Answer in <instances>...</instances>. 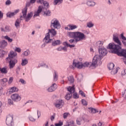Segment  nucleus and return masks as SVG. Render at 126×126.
<instances>
[{"mask_svg":"<svg viewBox=\"0 0 126 126\" xmlns=\"http://www.w3.org/2000/svg\"><path fill=\"white\" fill-rule=\"evenodd\" d=\"M76 122L77 125L78 126H80V125H81V120H80V119H77Z\"/></svg>","mask_w":126,"mask_h":126,"instance_id":"864d4df0","label":"nucleus"},{"mask_svg":"<svg viewBox=\"0 0 126 126\" xmlns=\"http://www.w3.org/2000/svg\"><path fill=\"white\" fill-rule=\"evenodd\" d=\"M67 26L70 28V30H74V29H76V28H77V26H76V25H68Z\"/></svg>","mask_w":126,"mask_h":126,"instance_id":"2f4dec72","label":"nucleus"},{"mask_svg":"<svg viewBox=\"0 0 126 126\" xmlns=\"http://www.w3.org/2000/svg\"><path fill=\"white\" fill-rule=\"evenodd\" d=\"M67 89V91H68L69 93H66L64 98L66 100H67V101H68V100H70V99H71L73 93L75 92V88L74 87V85H73L72 87H68Z\"/></svg>","mask_w":126,"mask_h":126,"instance_id":"20e7f679","label":"nucleus"},{"mask_svg":"<svg viewBox=\"0 0 126 126\" xmlns=\"http://www.w3.org/2000/svg\"><path fill=\"white\" fill-rule=\"evenodd\" d=\"M29 120L31 122H35V121H36V119H34L32 116L29 117Z\"/></svg>","mask_w":126,"mask_h":126,"instance_id":"69168bd1","label":"nucleus"},{"mask_svg":"<svg viewBox=\"0 0 126 126\" xmlns=\"http://www.w3.org/2000/svg\"><path fill=\"white\" fill-rule=\"evenodd\" d=\"M4 38L6 39V40H7L8 41V42H10L11 43V42H12L13 41V39L12 38H10V37H8V36L7 35H6L4 36Z\"/></svg>","mask_w":126,"mask_h":126,"instance_id":"a18cd8bd","label":"nucleus"},{"mask_svg":"<svg viewBox=\"0 0 126 126\" xmlns=\"http://www.w3.org/2000/svg\"><path fill=\"white\" fill-rule=\"evenodd\" d=\"M63 122H62L61 121H59L58 123H56L55 124V126H63Z\"/></svg>","mask_w":126,"mask_h":126,"instance_id":"c03bdc74","label":"nucleus"},{"mask_svg":"<svg viewBox=\"0 0 126 126\" xmlns=\"http://www.w3.org/2000/svg\"><path fill=\"white\" fill-rule=\"evenodd\" d=\"M16 56H17V53H15L14 52L11 51L8 54V57L6 58V61L10 60L9 61V66L10 69L13 68L14 66H15V64L17 63V59L14 58Z\"/></svg>","mask_w":126,"mask_h":126,"instance_id":"7ed1b4c3","label":"nucleus"},{"mask_svg":"<svg viewBox=\"0 0 126 126\" xmlns=\"http://www.w3.org/2000/svg\"><path fill=\"white\" fill-rule=\"evenodd\" d=\"M50 33L52 37H55L57 35V31L55 30V29L51 28V29L48 30V32L46 33V36H48V34H49V36H48V39H51V36L50 35Z\"/></svg>","mask_w":126,"mask_h":126,"instance_id":"9d476101","label":"nucleus"},{"mask_svg":"<svg viewBox=\"0 0 126 126\" xmlns=\"http://www.w3.org/2000/svg\"><path fill=\"white\" fill-rule=\"evenodd\" d=\"M57 88H58L57 84L54 83L47 89V91H48V92H54V91L57 90Z\"/></svg>","mask_w":126,"mask_h":126,"instance_id":"ddd939ff","label":"nucleus"},{"mask_svg":"<svg viewBox=\"0 0 126 126\" xmlns=\"http://www.w3.org/2000/svg\"><path fill=\"white\" fill-rule=\"evenodd\" d=\"M7 79L6 78H3V79H1V82H4L5 83L6 82H7Z\"/></svg>","mask_w":126,"mask_h":126,"instance_id":"338daca9","label":"nucleus"},{"mask_svg":"<svg viewBox=\"0 0 126 126\" xmlns=\"http://www.w3.org/2000/svg\"><path fill=\"white\" fill-rule=\"evenodd\" d=\"M33 16V12H31L30 13H29L27 16H26V17L24 18L26 19V22H28L29 20L31 19V18Z\"/></svg>","mask_w":126,"mask_h":126,"instance_id":"6ab92c4d","label":"nucleus"},{"mask_svg":"<svg viewBox=\"0 0 126 126\" xmlns=\"http://www.w3.org/2000/svg\"><path fill=\"white\" fill-rule=\"evenodd\" d=\"M23 55H24L25 57H27V56L30 55V51H29V50H27L24 52Z\"/></svg>","mask_w":126,"mask_h":126,"instance_id":"37998d69","label":"nucleus"},{"mask_svg":"<svg viewBox=\"0 0 126 126\" xmlns=\"http://www.w3.org/2000/svg\"><path fill=\"white\" fill-rule=\"evenodd\" d=\"M97 62H98V61L97 60V59H95V58L94 57L93 59V62L92 63V65H93L94 66H95V65L97 64Z\"/></svg>","mask_w":126,"mask_h":126,"instance_id":"e433bc0d","label":"nucleus"},{"mask_svg":"<svg viewBox=\"0 0 126 126\" xmlns=\"http://www.w3.org/2000/svg\"><path fill=\"white\" fill-rule=\"evenodd\" d=\"M63 46H65L66 48H68V47H69V44H68L67 42L66 41L63 42Z\"/></svg>","mask_w":126,"mask_h":126,"instance_id":"5fc2aeb1","label":"nucleus"},{"mask_svg":"<svg viewBox=\"0 0 126 126\" xmlns=\"http://www.w3.org/2000/svg\"><path fill=\"white\" fill-rule=\"evenodd\" d=\"M43 15L44 16H51L52 15L51 10L46 9V10L43 12Z\"/></svg>","mask_w":126,"mask_h":126,"instance_id":"412c9836","label":"nucleus"},{"mask_svg":"<svg viewBox=\"0 0 126 126\" xmlns=\"http://www.w3.org/2000/svg\"><path fill=\"white\" fill-rule=\"evenodd\" d=\"M8 43L7 42L4 40H2L0 41V49H4V48H6Z\"/></svg>","mask_w":126,"mask_h":126,"instance_id":"f3484780","label":"nucleus"},{"mask_svg":"<svg viewBox=\"0 0 126 126\" xmlns=\"http://www.w3.org/2000/svg\"><path fill=\"white\" fill-rule=\"evenodd\" d=\"M19 12V9H17L14 11L13 12H8L6 14V17H9V18H11V17H13L14 15H16L17 13Z\"/></svg>","mask_w":126,"mask_h":126,"instance_id":"dca6fc26","label":"nucleus"},{"mask_svg":"<svg viewBox=\"0 0 126 126\" xmlns=\"http://www.w3.org/2000/svg\"><path fill=\"white\" fill-rule=\"evenodd\" d=\"M79 94H80V95H81V96L82 97H86V96L85 95V94H84V92H83V91H80L79 92Z\"/></svg>","mask_w":126,"mask_h":126,"instance_id":"603ef678","label":"nucleus"},{"mask_svg":"<svg viewBox=\"0 0 126 126\" xmlns=\"http://www.w3.org/2000/svg\"><path fill=\"white\" fill-rule=\"evenodd\" d=\"M120 37L123 40L122 41H126V36H124V33H122L120 34Z\"/></svg>","mask_w":126,"mask_h":126,"instance_id":"09e8293b","label":"nucleus"},{"mask_svg":"<svg viewBox=\"0 0 126 126\" xmlns=\"http://www.w3.org/2000/svg\"><path fill=\"white\" fill-rule=\"evenodd\" d=\"M11 98L14 102H19L21 100V96L18 94H14L11 95Z\"/></svg>","mask_w":126,"mask_h":126,"instance_id":"9b49d317","label":"nucleus"},{"mask_svg":"<svg viewBox=\"0 0 126 126\" xmlns=\"http://www.w3.org/2000/svg\"><path fill=\"white\" fill-rule=\"evenodd\" d=\"M68 35L70 38H73L69 40V42L71 44L74 43V42L75 43H77V42H79V41H82V40L85 39V34L79 32H69L68 33Z\"/></svg>","mask_w":126,"mask_h":126,"instance_id":"f03ea898","label":"nucleus"},{"mask_svg":"<svg viewBox=\"0 0 126 126\" xmlns=\"http://www.w3.org/2000/svg\"><path fill=\"white\" fill-rule=\"evenodd\" d=\"M73 98L74 99H78V98H79V95L77 93H73Z\"/></svg>","mask_w":126,"mask_h":126,"instance_id":"58836bf2","label":"nucleus"},{"mask_svg":"<svg viewBox=\"0 0 126 126\" xmlns=\"http://www.w3.org/2000/svg\"><path fill=\"white\" fill-rule=\"evenodd\" d=\"M58 79V72L57 71H54V81H57Z\"/></svg>","mask_w":126,"mask_h":126,"instance_id":"4c0bfd02","label":"nucleus"},{"mask_svg":"<svg viewBox=\"0 0 126 126\" xmlns=\"http://www.w3.org/2000/svg\"><path fill=\"white\" fill-rule=\"evenodd\" d=\"M114 67L115 64H114V63H110L108 65V69H109V70H112V69H113Z\"/></svg>","mask_w":126,"mask_h":126,"instance_id":"473e14b6","label":"nucleus"},{"mask_svg":"<svg viewBox=\"0 0 126 126\" xmlns=\"http://www.w3.org/2000/svg\"><path fill=\"white\" fill-rule=\"evenodd\" d=\"M0 71L1 73H3L4 74H6L7 73V69H6V67H0Z\"/></svg>","mask_w":126,"mask_h":126,"instance_id":"bb28decb","label":"nucleus"},{"mask_svg":"<svg viewBox=\"0 0 126 126\" xmlns=\"http://www.w3.org/2000/svg\"><path fill=\"white\" fill-rule=\"evenodd\" d=\"M27 63H28V61H27V59H25L24 60H23L22 61L21 64H22V65H23V66L24 65H26V64H27Z\"/></svg>","mask_w":126,"mask_h":126,"instance_id":"c9c22d12","label":"nucleus"},{"mask_svg":"<svg viewBox=\"0 0 126 126\" xmlns=\"http://www.w3.org/2000/svg\"><path fill=\"white\" fill-rule=\"evenodd\" d=\"M28 9V8L27 7H25L22 11V13H23V18H25L26 17V15H27V10Z\"/></svg>","mask_w":126,"mask_h":126,"instance_id":"a878e982","label":"nucleus"},{"mask_svg":"<svg viewBox=\"0 0 126 126\" xmlns=\"http://www.w3.org/2000/svg\"><path fill=\"white\" fill-rule=\"evenodd\" d=\"M126 97V90H125L124 92H122V97Z\"/></svg>","mask_w":126,"mask_h":126,"instance_id":"774afa93","label":"nucleus"},{"mask_svg":"<svg viewBox=\"0 0 126 126\" xmlns=\"http://www.w3.org/2000/svg\"><path fill=\"white\" fill-rule=\"evenodd\" d=\"M15 52H17V53H20L21 52V49L19 47H16L15 49Z\"/></svg>","mask_w":126,"mask_h":126,"instance_id":"6e6d98bb","label":"nucleus"},{"mask_svg":"<svg viewBox=\"0 0 126 126\" xmlns=\"http://www.w3.org/2000/svg\"><path fill=\"white\" fill-rule=\"evenodd\" d=\"M18 91V88L13 87H12L10 90V92L13 93L14 92H17Z\"/></svg>","mask_w":126,"mask_h":126,"instance_id":"c756f323","label":"nucleus"},{"mask_svg":"<svg viewBox=\"0 0 126 126\" xmlns=\"http://www.w3.org/2000/svg\"><path fill=\"white\" fill-rule=\"evenodd\" d=\"M67 126H74V121H70V122L67 123Z\"/></svg>","mask_w":126,"mask_h":126,"instance_id":"8fccbe9b","label":"nucleus"},{"mask_svg":"<svg viewBox=\"0 0 126 126\" xmlns=\"http://www.w3.org/2000/svg\"><path fill=\"white\" fill-rule=\"evenodd\" d=\"M55 118H56V113H54L53 115L51 116L50 117L51 121H54V120H55Z\"/></svg>","mask_w":126,"mask_h":126,"instance_id":"bf43d9fd","label":"nucleus"},{"mask_svg":"<svg viewBox=\"0 0 126 126\" xmlns=\"http://www.w3.org/2000/svg\"><path fill=\"white\" fill-rule=\"evenodd\" d=\"M44 7L43 6H39L37 10L34 12L33 17H37V16H40V14L42 11H43V9Z\"/></svg>","mask_w":126,"mask_h":126,"instance_id":"f8f14e48","label":"nucleus"},{"mask_svg":"<svg viewBox=\"0 0 126 126\" xmlns=\"http://www.w3.org/2000/svg\"><path fill=\"white\" fill-rule=\"evenodd\" d=\"M94 26V24L92 23V22H89L87 23V27L89 28H91Z\"/></svg>","mask_w":126,"mask_h":126,"instance_id":"ea45409f","label":"nucleus"},{"mask_svg":"<svg viewBox=\"0 0 126 126\" xmlns=\"http://www.w3.org/2000/svg\"><path fill=\"white\" fill-rule=\"evenodd\" d=\"M49 33H48L47 36H46L45 38L43 39V41L44 42V43H43L42 45V48H44V47H45L47 44H51V43L53 42V39L48 38V37H49Z\"/></svg>","mask_w":126,"mask_h":126,"instance_id":"6e6552de","label":"nucleus"},{"mask_svg":"<svg viewBox=\"0 0 126 126\" xmlns=\"http://www.w3.org/2000/svg\"><path fill=\"white\" fill-rule=\"evenodd\" d=\"M63 1V0H54L53 4H54V5H57V4L59 3V2L60 3H62Z\"/></svg>","mask_w":126,"mask_h":126,"instance_id":"f704fd0d","label":"nucleus"},{"mask_svg":"<svg viewBox=\"0 0 126 126\" xmlns=\"http://www.w3.org/2000/svg\"><path fill=\"white\" fill-rule=\"evenodd\" d=\"M45 1L44 0H37L36 1L37 3H40V4H42V3Z\"/></svg>","mask_w":126,"mask_h":126,"instance_id":"680f3d73","label":"nucleus"},{"mask_svg":"<svg viewBox=\"0 0 126 126\" xmlns=\"http://www.w3.org/2000/svg\"><path fill=\"white\" fill-rule=\"evenodd\" d=\"M98 52L99 55H101L102 57H104L108 54V51L105 48H98Z\"/></svg>","mask_w":126,"mask_h":126,"instance_id":"4468645a","label":"nucleus"},{"mask_svg":"<svg viewBox=\"0 0 126 126\" xmlns=\"http://www.w3.org/2000/svg\"><path fill=\"white\" fill-rule=\"evenodd\" d=\"M81 102H82V104H83L84 106H87L88 104L87 101H86L85 99H82Z\"/></svg>","mask_w":126,"mask_h":126,"instance_id":"de8ad7c7","label":"nucleus"},{"mask_svg":"<svg viewBox=\"0 0 126 126\" xmlns=\"http://www.w3.org/2000/svg\"><path fill=\"white\" fill-rule=\"evenodd\" d=\"M113 41L115 43H117L119 46H122V42H121V40H120V39H119V37L113 35Z\"/></svg>","mask_w":126,"mask_h":126,"instance_id":"a211bd4d","label":"nucleus"},{"mask_svg":"<svg viewBox=\"0 0 126 126\" xmlns=\"http://www.w3.org/2000/svg\"><path fill=\"white\" fill-rule=\"evenodd\" d=\"M103 46V41H98L95 43V48L97 49H101Z\"/></svg>","mask_w":126,"mask_h":126,"instance_id":"aec40b11","label":"nucleus"},{"mask_svg":"<svg viewBox=\"0 0 126 126\" xmlns=\"http://www.w3.org/2000/svg\"><path fill=\"white\" fill-rule=\"evenodd\" d=\"M83 65L84 67H88L90 65V63L88 62H86L83 64Z\"/></svg>","mask_w":126,"mask_h":126,"instance_id":"3c124183","label":"nucleus"},{"mask_svg":"<svg viewBox=\"0 0 126 126\" xmlns=\"http://www.w3.org/2000/svg\"><path fill=\"white\" fill-rule=\"evenodd\" d=\"M87 5H88V6L92 7L94 6L96 3H95V2L92 1V0H89L87 1Z\"/></svg>","mask_w":126,"mask_h":126,"instance_id":"5701e85b","label":"nucleus"},{"mask_svg":"<svg viewBox=\"0 0 126 126\" xmlns=\"http://www.w3.org/2000/svg\"><path fill=\"white\" fill-rule=\"evenodd\" d=\"M49 33H48L47 36H46L45 38L43 39V41L44 42V43H43L42 45V48H44V47H45L47 44H51V43L53 42V39L48 38V37H49Z\"/></svg>","mask_w":126,"mask_h":126,"instance_id":"1a4fd4ad","label":"nucleus"},{"mask_svg":"<svg viewBox=\"0 0 126 126\" xmlns=\"http://www.w3.org/2000/svg\"><path fill=\"white\" fill-rule=\"evenodd\" d=\"M68 81L70 83H73L74 82V78L73 76H69L67 77Z\"/></svg>","mask_w":126,"mask_h":126,"instance_id":"c85d7f7f","label":"nucleus"},{"mask_svg":"<svg viewBox=\"0 0 126 126\" xmlns=\"http://www.w3.org/2000/svg\"><path fill=\"white\" fill-rule=\"evenodd\" d=\"M8 104L10 106H11V105H13V100H12L10 98H8Z\"/></svg>","mask_w":126,"mask_h":126,"instance_id":"79ce46f5","label":"nucleus"},{"mask_svg":"<svg viewBox=\"0 0 126 126\" xmlns=\"http://www.w3.org/2000/svg\"><path fill=\"white\" fill-rule=\"evenodd\" d=\"M74 66L75 67H77V68H79V69H81V68L84 67L83 64H80V62L76 63L75 62V60H73L72 65L70 66V68H72V69H74Z\"/></svg>","mask_w":126,"mask_h":126,"instance_id":"423d86ee","label":"nucleus"},{"mask_svg":"<svg viewBox=\"0 0 126 126\" xmlns=\"http://www.w3.org/2000/svg\"><path fill=\"white\" fill-rule=\"evenodd\" d=\"M120 69V67H117L116 69V70L111 71V74H116L118 72V70Z\"/></svg>","mask_w":126,"mask_h":126,"instance_id":"a19ab883","label":"nucleus"},{"mask_svg":"<svg viewBox=\"0 0 126 126\" xmlns=\"http://www.w3.org/2000/svg\"><path fill=\"white\" fill-rule=\"evenodd\" d=\"M51 43H52V46L55 47L56 46H58V45H61V40H55L54 41L52 40Z\"/></svg>","mask_w":126,"mask_h":126,"instance_id":"b1692460","label":"nucleus"},{"mask_svg":"<svg viewBox=\"0 0 126 126\" xmlns=\"http://www.w3.org/2000/svg\"><path fill=\"white\" fill-rule=\"evenodd\" d=\"M69 114V113H64L63 115V119H66Z\"/></svg>","mask_w":126,"mask_h":126,"instance_id":"13d9d810","label":"nucleus"},{"mask_svg":"<svg viewBox=\"0 0 126 126\" xmlns=\"http://www.w3.org/2000/svg\"><path fill=\"white\" fill-rule=\"evenodd\" d=\"M50 27L51 28H55V29H60L61 24L57 19L54 18L51 21Z\"/></svg>","mask_w":126,"mask_h":126,"instance_id":"39448f33","label":"nucleus"},{"mask_svg":"<svg viewBox=\"0 0 126 126\" xmlns=\"http://www.w3.org/2000/svg\"><path fill=\"white\" fill-rule=\"evenodd\" d=\"M5 4L6 5H9L11 4V1H10V0H7L5 2Z\"/></svg>","mask_w":126,"mask_h":126,"instance_id":"052dcab7","label":"nucleus"},{"mask_svg":"<svg viewBox=\"0 0 126 126\" xmlns=\"http://www.w3.org/2000/svg\"><path fill=\"white\" fill-rule=\"evenodd\" d=\"M63 100L62 99H58L56 101V103L55 104V106L56 108H58L59 109H61L63 106L64 104Z\"/></svg>","mask_w":126,"mask_h":126,"instance_id":"2eb2a0df","label":"nucleus"},{"mask_svg":"<svg viewBox=\"0 0 126 126\" xmlns=\"http://www.w3.org/2000/svg\"><path fill=\"white\" fill-rule=\"evenodd\" d=\"M6 125L8 126H13V116H9L7 117L6 119Z\"/></svg>","mask_w":126,"mask_h":126,"instance_id":"0eeeda50","label":"nucleus"},{"mask_svg":"<svg viewBox=\"0 0 126 126\" xmlns=\"http://www.w3.org/2000/svg\"><path fill=\"white\" fill-rule=\"evenodd\" d=\"M20 71V67L18 66L16 68V73L17 74H19V72Z\"/></svg>","mask_w":126,"mask_h":126,"instance_id":"0e129e2a","label":"nucleus"},{"mask_svg":"<svg viewBox=\"0 0 126 126\" xmlns=\"http://www.w3.org/2000/svg\"><path fill=\"white\" fill-rule=\"evenodd\" d=\"M5 32H9V31H10V26H6L5 27Z\"/></svg>","mask_w":126,"mask_h":126,"instance_id":"49530a36","label":"nucleus"},{"mask_svg":"<svg viewBox=\"0 0 126 126\" xmlns=\"http://www.w3.org/2000/svg\"><path fill=\"white\" fill-rule=\"evenodd\" d=\"M19 82L21 83L22 84H26V81H25L23 79H20Z\"/></svg>","mask_w":126,"mask_h":126,"instance_id":"4d7b16f0","label":"nucleus"},{"mask_svg":"<svg viewBox=\"0 0 126 126\" xmlns=\"http://www.w3.org/2000/svg\"><path fill=\"white\" fill-rule=\"evenodd\" d=\"M43 4L45 9H48V8H49V2L47 1H44V2H43Z\"/></svg>","mask_w":126,"mask_h":126,"instance_id":"72a5a7b5","label":"nucleus"},{"mask_svg":"<svg viewBox=\"0 0 126 126\" xmlns=\"http://www.w3.org/2000/svg\"><path fill=\"white\" fill-rule=\"evenodd\" d=\"M107 49L111 50V54H115L119 57H124L126 59V50L122 49V45L116 44L115 43H110L108 44Z\"/></svg>","mask_w":126,"mask_h":126,"instance_id":"f257e3e1","label":"nucleus"},{"mask_svg":"<svg viewBox=\"0 0 126 126\" xmlns=\"http://www.w3.org/2000/svg\"><path fill=\"white\" fill-rule=\"evenodd\" d=\"M94 58L97 61H99V63H100V64H102V62L101 61V60L103 59V56L101 55H96Z\"/></svg>","mask_w":126,"mask_h":126,"instance_id":"4be33fe9","label":"nucleus"},{"mask_svg":"<svg viewBox=\"0 0 126 126\" xmlns=\"http://www.w3.org/2000/svg\"><path fill=\"white\" fill-rule=\"evenodd\" d=\"M15 26L16 27V28H18L20 27V21L19 20V19H17L15 23Z\"/></svg>","mask_w":126,"mask_h":126,"instance_id":"cd10ccee","label":"nucleus"},{"mask_svg":"<svg viewBox=\"0 0 126 126\" xmlns=\"http://www.w3.org/2000/svg\"><path fill=\"white\" fill-rule=\"evenodd\" d=\"M5 55V51L4 50L0 49V58L1 59H2V58L4 57Z\"/></svg>","mask_w":126,"mask_h":126,"instance_id":"7c9ffc66","label":"nucleus"},{"mask_svg":"<svg viewBox=\"0 0 126 126\" xmlns=\"http://www.w3.org/2000/svg\"><path fill=\"white\" fill-rule=\"evenodd\" d=\"M36 0H30V2H28L26 3L25 7H29V6L31 5V4H33V3H35Z\"/></svg>","mask_w":126,"mask_h":126,"instance_id":"393cba45","label":"nucleus"},{"mask_svg":"<svg viewBox=\"0 0 126 126\" xmlns=\"http://www.w3.org/2000/svg\"><path fill=\"white\" fill-rule=\"evenodd\" d=\"M12 81H13V77H11L9 78L8 83L9 84H11V83H12Z\"/></svg>","mask_w":126,"mask_h":126,"instance_id":"e2e57ef3","label":"nucleus"}]
</instances>
